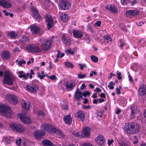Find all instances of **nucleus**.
<instances>
[{
  "mask_svg": "<svg viewBox=\"0 0 146 146\" xmlns=\"http://www.w3.org/2000/svg\"><path fill=\"white\" fill-rule=\"evenodd\" d=\"M59 6L62 9L65 10L70 8L71 4L68 1L62 0L59 2Z\"/></svg>",
  "mask_w": 146,
  "mask_h": 146,
  "instance_id": "423d86ee",
  "label": "nucleus"
},
{
  "mask_svg": "<svg viewBox=\"0 0 146 146\" xmlns=\"http://www.w3.org/2000/svg\"><path fill=\"white\" fill-rule=\"evenodd\" d=\"M125 131L129 134H135L140 130V127L134 122L128 123L126 124Z\"/></svg>",
  "mask_w": 146,
  "mask_h": 146,
  "instance_id": "f257e3e1",
  "label": "nucleus"
},
{
  "mask_svg": "<svg viewBox=\"0 0 146 146\" xmlns=\"http://www.w3.org/2000/svg\"><path fill=\"white\" fill-rule=\"evenodd\" d=\"M104 113V111H99L98 112V116H99L100 117H102V114Z\"/></svg>",
  "mask_w": 146,
  "mask_h": 146,
  "instance_id": "8fccbe9b",
  "label": "nucleus"
},
{
  "mask_svg": "<svg viewBox=\"0 0 146 146\" xmlns=\"http://www.w3.org/2000/svg\"><path fill=\"white\" fill-rule=\"evenodd\" d=\"M74 37L77 38H81L83 36V33L81 31L78 30H74L72 31Z\"/></svg>",
  "mask_w": 146,
  "mask_h": 146,
  "instance_id": "6ab92c4d",
  "label": "nucleus"
},
{
  "mask_svg": "<svg viewBox=\"0 0 146 146\" xmlns=\"http://www.w3.org/2000/svg\"><path fill=\"white\" fill-rule=\"evenodd\" d=\"M77 117L80 119V120L83 121L85 119V114L84 112L81 111H78L76 114Z\"/></svg>",
  "mask_w": 146,
  "mask_h": 146,
  "instance_id": "393cba45",
  "label": "nucleus"
},
{
  "mask_svg": "<svg viewBox=\"0 0 146 146\" xmlns=\"http://www.w3.org/2000/svg\"><path fill=\"white\" fill-rule=\"evenodd\" d=\"M118 143L119 145V146H129L126 143L123 141H121L120 142H118Z\"/></svg>",
  "mask_w": 146,
  "mask_h": 146,
  "instance_id": "3c124183",
  "label": "nucleus"
},
{
  "mask_svg": "<svg viewBox=\"0 0 146 146\" xmlns=\"http://www.w3.org/2000/svg\"><path fill=\"white\" fill-rule=\"evenodd\" d=\"M48 78L50 79L51 80H53L55 79L56 76L54 75H53L52 76H50Z\"/></svg>",
  "mask_w": 146,
  "mask_h": 146,
  "instance_id": "680f3d73",
  "label": "nucleus"
},
{
  "mask_svg": "<svg viewBox=\"0 0 146 146\" xmlns=\"http://www.w3.org/2000/svg\"><path fill=\"white\" fill-rule=\"evenodd\" d=\"M101 23V21L100 20L97 21L95 23V25L96 26L99 27Z\"/></svg>",
  "mask_w": 146,
  "mask_h": 146,
  "instance_id": "de8ad7c7",
  "label": "nucleus"
},
{
  "mask_svg": "<svg viewBox=\"0 0 146 146\" xmlns=\"http://www.w3.org/2000/svg\"><path fill=\"white\" fill-rule=\"evenodd\" d=\"M139 13V11L137 10H131L126 11V15L127 17L130 18L138 15Z\"/></svg>",
  "mask_w": 146,
  "mask_h": 146,
  "instance_id": "9d476101",
  "label": "nucleus"
},
{
  "mask_svg": "<svg viewBox=\"0 0 146 146\" xmlns=\"http://www.w3.org/2000/svg\"><path fill=\"white\" fill-rule=\"evenodd\" d=\"M37 114L38 115L41 116H42L44 114L43 112L41 110H38L37 112Z\"/></svg>",
  "mask_w": 146,
  "mask_h": 146,
  "instance_id": "4d7b16f0",
  "label": "nucleus"
},
{
  "mask_svg": "<svg viewBox=\"0 0 146 146\" xmlns=\"http://www.w3.org/2000/svg\"><path fill=\"white\" fill-rule=\"evenodd\" d=\"M19 74V77L20 78H23L25 79V73H24V72L22 71H19L18 72Z\"/></svg>",
  "mask_w": 146,
  "mask_h": 146,
  "instance_id": "c9c22d12",
  "label": "nucleus"
},
{
  "mask_svg": "<svg viewBox=\"0 0 146 146\" xmlns=\"http://www.w3.org/2000/svg\"><path fill=\"white\" fill-rule=\"evenodd\" d=\"M138 1H139V0H134V1H132L131 2V5H133L137 3L138 2Z\"/></svg>",
  "mask_w": 146,
  "mask_h": 146,
  "instance_id": "e2e57ef3",
  "label": "nucleus"
},
{
  "mask_svg": "<svg viewBox=\"0 0 146 146\" xmlns=\"http://www.w3.org/2000/svg\"><path fill=\"white\" fill-rule=\"evenodd\" d=\"M62 40L66 46H69L71 44V42L70 39L64 35L62 36Z\"/></svg>",
  "mask_w": 146,
  "mask_h": 146,
  "instance_id": "4468645a",
  "label": "nucleus"
},
{
  "mask_svg": "<svg viewBox=\"0 0 146 146\" xmlns=\"http://www.w3.org/2000/svg\"><path fill=\"white\" fill-rule=\"evenodd\" d=\"M82 98V92L78 89H77L75 94L74 99L77 101H78Z\"/></svg>",
  "mask_w": 146,
  "mask_h": 146,
  "instance_id": "a211bd4d",
  "label": "nucleus"
},
{
  "mask_svg": "<svg viewBox=\"0 0 146 146\" xmlns=\"http://www.w3.org/2000/svg\"><path fill=\"white\" fill-rule=\"evenodd\" d=\"M42 128L48 132H50V129H52V126L50 124H42L41 125Z\"/></svg>",
  "mask_w": 146,
  "mask_h": 146,
  "instance_id": "c85d7f7f",
  "label": "nucleus"
},
{
  "mask_svg": "<svg viewBox=\"0 0 146 146\" xmlns=\"http://www.w3.org/2000/svg\"><path fill=\"white\" fill-rule=\"evenodd\" d=\"M26 62L25 61L23 60L22 59L20 61H19L18 63V64L19 66H21L22 64H25Z\"/></svg>",
  "mask_w": 146,
  "mask_h": 146,
  "instance_id": "37998d69",
  "label": "nucleus"
},
{
  "mask_svg": "<svg viewBox=\"0 0 146 146\" xmlns=\"http://www.w3.org/2000/svg\"><path fill=\"white\" fill-rule=\"evenodd\" d=\"M35 137L37 139H39L41 137L39 135L38 131L35 132L34 134Z\"/></svg>",
  "mask_w": 146,
  "mask_h": 146,
  "instance_id": "a19ab883",
  "label": "nucleus"
},
{
  "mask_svg": "<svg viewBox=\"0 0 146 146\" xmlns=\"http://www.w3.org/2000/svg\"><path fill=\"white\" fill-rule=\"evenodd\" d=\"M31 10L33 17L38 20H42V18H41V17L40 15L37 10L34 7H32Z\"/></svg>",
  "mask_w": 146,
  "mask_h": 146,
  "instance_id": "f3484780",
  "label": "nucleus"
},
{
  "mask_svg": "<svg viewBox=\"0 0 146 146\" xmlns=\"http://www.w3.org/2000/svg\"><path fill=\"white\" fill-rule=\"evenodd\" d=\"M91 58L92 60L95 62H96L98 61V58L94 55L91 56Z\"/></svg>",
  "mask_w": 146,
  "mask_h": 146,
  "instance_id": "e433bc0d",
  "label": "nucleus"
},
{
  "mask_svg": "<svg viewBox=\"0 0 146 146\" xmlns=\"http://www.w3.org/2000/svg\"><path fill=\"white\" fill-rule=\"evenodd\" d=\"M29 75V73H27L26 74H25V80L27 79L28 78V77Z\"/></svg>",
  "mask_w": 146,
  "mask_h": 146,
  "instance_id": "774afa93",
  "label": "nucleus"
},
{
  "mask_svg": "<svg viewBox=\"0 0 146 146\" xmlns=\"http://www.w3.org/2000/svg\"><path fill=\"white\" fill-rule=\"evenodd\" d=\"M86 77V75L85 74H79L78 75V77L79 78L82 79Z\"/></svg>",
  "mask_w": 146,
  "mask_h": 146,
  "instance_id": "6e6d98bb",
  "label": "nucleus"
},
{
  "mask_svg": "<svg viewBox=\"0 0 146 146\" xmlns=\"http://www.w3.org/2000/svg\"><path fill=\"white\" fill-rule=\"evenodd\" d=\"M3 78V82L4 83L9 85L13 84L14 79L8 72L5 71V72Z\"/></svg>",
  "mask_w": 146,
  "mask_h": 146,
  "instance_id": "20e7f679",
  "label": "nucleus"
},
{
  "mask_svg": "<svg viewBox=\"0 0 146 146\" xmlns=\"http://www.w3.org/2000/svg\"><path fill=\"white\" fill-rule=\"evenodd\" d=\"M45 18L46 19V21L48 23L47 24V29L49 30L54 25L53 19L51 15L49 14L46 15Z\"/></svg>",
  "mask_w": 146,
  "mask_h": 146,
  "instance_id": "6e6552de",
  "label": "nucleus"
},
{
  "mask_svg": "<svg viewBox=\"0 0 146 146\" xmlns=\"http://www.w3.org/2000/svg\"><path fill=\"white\" fill-rule=\"evenodd\" d=\"M42 143L43 145L45 146H51L53 145V143L52 142L48 140H45L42 141Z\"/></svg>",
  "mask_w": 146,
  "mask_h": 146,
  "instance_id": "2f4dec72",
  "label": "nucleus"
},
{
  "mask_svg": "<svg viewBox=\"0 0 146 146\" xmlns=\"http://www.w3.org/2000/svg\"><path fill=\"white\" fill-rule=\"evenodd\" d=\"M114 142L113 140L111 139V140H108V145L110 146L111 145V144Z\"/></svg>",
  "mask_w": 146,
  "mask_h": 146,
  "instance_id": "69168bd1",
  "label": "nucleus"
},
{
  "mask_svg": "<svg viewBox=\"0 0 146 146\" xmlns=\"http://www.w3.org/2000/svg\"><path fill=\"white\" fill-rule=\"evenodd\" d=\"M82 146H92L91 145L88 143H84L82 145Z\"/></svg>",
  "mask_w": 146,
  "mask_h": 146,
  "instance_id": "bf43d9fd",
  "label": "nucleus"
},
{
  "mask_svg": "<svg viewBox=\"0 0 146 146\" xmlns=\"http://www.w3.org/2000/svg\"><path fill=\"white\" fill-rule=\"evenodd\" d=\"M26 50L30 52H40L41 50L36 44H29L26 47Z\"/></svg>",
  "mask_w": 146,
  "mask_h": 146,
  "instance_id": "39448f33",
  "label": "nucleus"
},
{
  "mask_svg": "<svg viewBox=\"0 0 146 146\" xmlns=\"http://www.w3.org/2000/svg\"><path fill=\"white\" fill-rule=\"evenodd\" d=\"M117 78L118 80H120L121 79L122 76L121 75V73L119 72H118V71L117 72Z\"/></svg>",
  "mask_w": 146,
  "mask_h": 146,
  "instance_id": "c03bdc74",
  "label": "nucleus"
},
{
  "mask_svg": "<svg viewBox=\"0 0 146 146\" xmlns=\"http://www.w3.org/2000/svg\"><path fill=\"white\" fill-rule=\"evenodd\" d=\"M21 140V139H19L18 140H17L16 141V143L17 145L18 146H20Z\"/></svg>",
  "mask_w": 146,
  "mask_h": 146,
  "instance_id": "5fc2aeb1",
  "label": "nucleus"
},
{
  "mask_svg": "<svg viewBox=\"0 0 146 146\" xmlns=\"http://www.w3.org/2000/svg\"><path fill=\"white\" fill-rule=\"evenodd\" d=\"M63 120L65 123L68 125H70L72 123V119L70 114L64 117Z\"/></svg>",
  "mask_w": 146,
  "mask_h": 146,
  "instance_id": "4be33fe9",
  "label": "nucleus"
},
{
  "mask_svg": "<svg viewBox=\"0 0 146 146\" xmlns=\"http://www.w3.org/2000/svg\"><path fill=\"white\" fill-rule=\"evenodd\" d=\"M90 94V93L88 91H84L82 93V96L85 97L86 96L89 95Z\"/></svg>",
  "mask_w": 146,
  "mask_h": 146,
  "instance_id": "a18cd8bd",
  "label": "nucleus"
},
{
  "mask_svg": "<svg viewBox=\"0 0 146 146\" xmlns=\"http://www.w3.org/2000/svg\"><path fill=\"white\" fill-rule=\"evenodd\" d=\"M40 41L42 42L40 47L43 50H47L50 48L53 42L51 39L45 40L41 39Z\"/></svg>",
  "mask_w": 146,
  "mask_h": 146,
  "instance_id": "7ed1b4c3",
  "label": "nucleus"
},
{
  "mask_svg": "<svg viewBox=\"0 0 146 146\" xmlns=\"http://www.w3.org/2000/svg\"><path fill=\"white\" fill-rule=\"evenodd\" d=\"M3 59L5 60L8 59L10 57V54L9 52L5 50L3 51L1 54Z\"/></svg>",
  "mask_w": 146,
  "mask_h": 146,
  "instance_id": "5701e85b",
  "label": "nucleus"
},
{
  "mask_svg": "<svg viewBox=\"0 0 146 146\" xmlns=\"http://www.w3.org/2000/svg\"><path fill=\"white\" fill-rule=\"evenodd\" d=\"M106 8L107 9H109L112 13L117 12L116 7L113 5H107L106 6Z\"/></svg>",
  "mask_w": 146,
  "mask_h": 146,
  "instance_id": "a878e982",
  "label": "nucleus"
},
{
  "mask_svg": "<svg viewBox=\"0 0 146 146\" xmlns=\"http://www.w3.org/2000/svg\"><path fill=\"white\" fill-rule=\"evenodd\" d=\"M139 94L140 96H144L146 94V85L141 84L139 89Z\"/></svg>",
  "mask_w": 146,
  "mask_h": 146,
  "instance_id": "2eb2a0df",
  "label": "nucleus"
},
{
  "mask_svg": "<svg viewBox=\"0 0 146 146\" xmlns=\"http://www.w3.org/2000/svg\"><path fill=\"white\" fill-rule=\"evenodd\" d=\"M131 111L130 115V118L131 119H133L135 117V115L137 111V107L136 106H133L131 107Z\"/></svg>",
  "mask_w": 146,
  "mask_h": 146,
  "instance_id": "bb28decb",
  "label": "nucleus"
},
{
  "mask_svg": "<svg viewBox=\"0 0 146 146\" xmlns=\"http://www.w3.org/2000/svg\"><path fill=\"white\" fill-rule=\"evenodd\" d=\"M97 73L95 71H92L89 74V76L90 77H92L94 74V75H96Z\"/></svg>",
  "mask_w": 146,
  "mask_h": 146,
  "instance_id": "864d4df0",
  "label": "nucleus"
},
{
  "mask_svg": "<svg viewBox=\"0 0 146 146\" xmlns=\"http://www.w3.org/2000/svg\"><path fill=\"white\" fill-rule=\"evenodd\" d=\"M75 81L72 80L69 82H66L65 83V87L67 89H70V90L73 89L75 85Z\"/></svg>",
  "mask_w": 146,
  "mask_h": 146,
  "instance_id": "412c9836",
  "label": "nucleus"
},
{
  "mask_svg": "<svg viewBox=\"0 0 146 146\" xmlns=\"http://www.w3.org/2000/svg\"><path fill=\"white\" fill-rule=\"evenodd\" d=\"M7 35L9 36L11 39L16 38L17 36V34L15 32L13 31H11L7 33Z\"/></svg>",
  "mask_w": 146,
  "mask_h": 146,
  "instance_id": "7c9ffc66",
  "label": "nucleus"
},
{
  "mask_svg": "<svg viewBox=\"0 0 146 146\" xmlns=\"http://www.w3.org/2000/svg\"><path fill=\"white\" fill-rule=\"evenodd\" d=\"M31 32L34 34L38 33L40 31L39 28L35 25L32 26L31 28Z\"/></svg>",
  "mask_w": 146,
  "mask_h": 146,
  "instance_id": "cd10ccee",
  "label": "nucleus"
},
{
  "mask_svg": "<svg viewBox=\"0 0 146 146\" xmlns=\"http://www.w3.org/2000/svg\"><path fill=\"white\" fill-rule=\"evenodd\" d=\"M115 84L114 83H113L112 82H110L109 84L108 85V87L110 89L112 90L114 89V85Z\"/></svg>",
  "mask_w": 146,
  "mask_h": 146,
  "instance_id": "4c0bfd02",
  "label": "nucleus"
},
{
  "mask_svg": "<svg viewBox=\"0 0 146 146\" xmlns=\"http://www.w3.org/2000/svg\"><path fill=\"white\" fill-rule=\"evenodd\" d=\"M90 132V128L88 127H84L82 129V135L83 137L89 136Z\"/></svg>",
  "mask_w": 146,
  "mask_h": 146,
  "instance_id": "aec40b11",
  "label": "nucleus"
},
{
  "mask_svg": "<svg viewBox=\"0 0 146 146\" xmlns=\"http://www.w3.org/2000/svg\"><path fill=\"white\" fill-rule=\"evenodd\" d=\"M121 89V86H119L118 88H116V92L117 94H119L121 93V92L120 91V90Z\"/></svg>",
  "mask_w": 146,
  "mask_h": 146,
  "instance_id": "603ef678",
  "label": "nucleus"
},
{
  "mask_svg": "<svg viewBox=\"0 0 146 146\" xmlns=\"http://www.w3.org/2000/svg\"><path fill=\"white\" fill-rule=\"evenodd\" d=\"M29 40V38L25 36L24 35L22 36V38L20 40V41L23 44H24L26 42Z\"/></svg>",
  "mask_w": 146,
  "mask_h": 146,
  "instance_id": "473e14b6",
  "label": "nucleus"
},
{
  "mask_svg": "<svg viewBox=\"0 0 146 146\" xmlns=\"http://www.w3.org/2000/svg\"><path fill=\"white\" fill-rule=\"evenodd\" d=\"M38 132L40 137L44 136L45 134V131L42 130L38 131Z\"/></svg>",
  "mask_w": 146,
  "mask_h": 146,
  "instance_id": "49530a36",
  "label": "nucleus"
},
{
  "mask_svg": "<svg viewBox=\"0 0 146 146\" xmlns=\"http://www.w3.org/2000/svg\"><path fill=\"white\" fill-rule=\"evenodd\" d=\"M65 65L67 67L73 68L74 66L73 64L71 62L67 61L65 62Z\"/></svg>",
  "mask_w": 146,
  "mask_h": 146,
  "instance_id": "f704fd0d",
  "label": "nucleus"
},
{
  "mask_svg": "<svg viewBox=\"0 0 146 146\" xmlns=\"http://www.w3.org/2000/svg\"><path fill=\"white\" fill-rule=\"evenodd\" d=\"M104 37L106 39L108 40L110 42H111L112 40V39L108 35H106L104 36Z\"/></svg>",
  "mask_w": 146,
  "mask_h": 146,
  "instance_id": "09e8293b",
  "label": "nucleus"
},
{
  "mask_svg": "<svg viewBox=\"0 0 146 146\" xmlns=\"http://www.w3.org/2000/svg\"><path fill=\"white\" fill-rule=\"evenodd\" d=\"M38 77H39L40 79H43L44 77L45 76V74H44L43 75H41L40 73H38Z\"/></svg>",
  "mask_w": 146,
  "mask_h": 146,
  "instance_id": "13d9d810",
  "label": "nucleus"
},
{
  "mask_svg": "<svg viewBox=\"0 0 146 146\" xmlns=\"http://www.w3.org/2000/svg\"><path fill=\"white\" fill-rule=\"evenodd\" d=\"M51 132L56 133L59 135H62V133L61 131L56 129L55 128L52 126V129H50V132Z\"/></svg>",
  "mask_w": 146,
  "mask_h": 146,
  "instance_id": "c756f323",
  "label": "nucleus"
},
{
  "mask_svg": "<svg viewBox=\"0 0 146 146\" xmlns=\"http://www.w3.org/2000/svg\"><path fill=\"white\" fill-rule=\"evenodd\" d=\"M65 52L67 54L72 55L74 52V50H72L71 49H69L68 50H66Z\"/></svg>",
  "mask_w": 146,
  "mask_h": 146,
  "instance_id": "ea45409f",
  "label": "nucleus"
},
{
  "mask_svg": "<svg viewBox=\"0 0 146 146\" xmlns=\"http://www.w3.org/2000/svg\"><path fill=\"white\" fill-rule=\"evenodd\" d=\"M61 20L65 22L68 20V16L66 14H62L60 16Z\"/></svg>",
  "mask_w": 146,
  "mask_h": 146,
  "instance_id": "72a5a7b5",
  "label": "nucleus"
},
{
  "mask_svg": "<svg viewBox=\"0 0 146 146\" xmlns=\"http://www.w3.org/2000/svg\"><path fill=\"white\" fill-rule=\"evenodd\" d=\"M0 5L5 8H9L11 7V3L9 0H1Z\"/></svg>",
  "mask_w": 146,
  "mask_h": 146,
  "instance_id": "ddd939ff",
  "label": "nucleus"
},
{
  "mask_svg": "<svg viewBox=\"0 0 146 146\" xmlns=\"http://www.w3.org/2000/svg\"><path fill=\"white\" fill-rule=\"evenodd\" d=\"M85 88V85L84 84H82L80 87V89L82 90H83Z\"/></svg>",
  "mask_w": 146,
  "mask_h": 146,
  "instance_id": "338daca9",
  "label": "nucleus"
},
{
  "mask_svg": "<svg viewBox=\"0 0 146 146\" xmlns=\"http://www.w3.org/2000/svg\"><path fill=\"white\" fill-rule=\"evenodd\" d=\"M22 107L23 110L24 111L25 110H26V111L25 112V113H26L27 110H28L29 108V104L28 102L23 101L22 102Z\"/></svg>",
  "mask_w": 146,
  "mask_h": 146,
  "instance_id": "b1692460",
  "label": "nucleus"
},
{
  "mask_svg": "<svg viewBox=\"0 0 146 146\" xmlns=\"http://www.w3.org/2000/svg\"><path fill=\"white\" fill-rule=\"evenodd\" d=\"M0 112L3 113L4 117L7 118L11 117L13 113L9 107L5 105L0 106Z\"/></svg>",
  "mask_w": 146,
  "mask_h": 146,
  "instance_id": "f03ea898",
  "label": "nucleus"
},
{
  "mask_svg": "<svg viewBox=\"0 0 146 146\" xmlns=\"http://www.w3.org/2000/svg\"><path fill=\"white\" fill-rule=\"evenodd\" d=\"M95 140L97 143L100 145H103L105 142L104 136L101 134L99 135Z\"/></svg>",
  "mask_w": 146,
  "mask_h": 146,
  "instance_id": "dca6fc26",
  "label": "nucleus"
},
{
  "mask_svg": "<svg viewBox=\"0 0 146 146\" xmlns=\"http://www.w3.org/2000/svg\"><path fill=\"white\" fill-rule=\"evenodd\" d=\"M61 107L64 110H67L68 108L67 105L66 104H65V105H62L61 106Z\"/></svg>",
  "mask_w": 146,
  "mask_h": 146,
  "instance_id": "052dcab7",
  "label": "nucleus"
},
{
  "mask_svg": "<svg viewBox=\"0 0 146 146\" xmlns=\"http://www.w3.org/2000/svg\"><path fill=\"white\" fill-rule=\"evenodd\" d=\"M26 88L28 90L33 93L36 92L38 89V85L32 84H28Z\"/></svg>",
  "mask_w": 146,
  "mask_h": 146,
  "instance_id": "f8f14e48",
  "label": "nucleus"
},
{
  "mask_svg": "<svg viewBox=\"0 0 146 146\" xmlns=\"http://www.w3.org/2000/svg\"><path fill=\"white\" fill-rule=\"evenodd\" d=\"M18 117L24 123H31L30 118L26 116L25 115L20 113L18 115Z\"/></svg>",
  "mask_w": 146,
  "mask_h": 146,
  "instance_id": "1a4fd4ad",
  "label": "nucleus"
},
{
  "mask_svg": "<svg viewBox=\"0 0 146 146\" xmlns=\"http://www.w3.org/2000/svg\"><path fill=\"white\" fill-rule=\"evenodd\" d=\"M79 65L80 66V69L82 70H83V67L86 66V65L85 64L82 65L81 64H79Z\"/></svg>",
  "mask_w": 146,
  "mask_h": 146,
  "instance_id": "0e129e2a",
  "label": "nucleus"
},
{
  "mask_svg": "<svg viewBox=\"0 0 146 146\" xmlns=\"http://www.w3.org/2000/svg\"><path fill=\"white\" fill-rule=\"evenodd\" d=\"M121 4L123 5H126L129 2V0H121Z\"/></svg>",
  "mask_w": 146,
  "mask_h": 146,
  "instance_id": "79ce46f5",
  "label": "nucleus"
},
{
  "mask_svg": "<svg viewBox=\"0 0 146 146\" xmlns=\"http://www.w3.org/2000/svg\"><path fill=\"white\" fill-rule=\"evenodd\" d=\"M6 98L9 102L13 104H15L17 103V98L15 96L7 95L6 96Z\"/></svg>",
  "mask_w": 146,
  "mask_h": 146,
  "instance_id": "9b49d317",
  "label": "nucleus"
},
{
  "mask_svg": "<svg viewBox=\"0 0 146 146\" xmlns=\"http://www.w3.org/2000/svg\"><path fill=\"white\" fill-rule=\"evenodd\" d=\"M10 127L12 129L19 132H23L25 130L23 127L19 123H12L10 124Z\"/></svg>",
  "mask_w": 146,
  "mask_h": 146,
  "instance_id": "0eeeda50",
  "label": "nucleus"
},
{
  "mask_svg": "<svg viewBox=\"0 0 146 146\" xmlns=\"http://www.w3.org/2000/svg\"><path fill=\"white\" fill-rule=\"evenodd\" d=\"M5 142L6 143L9 144L11 142V138L10 137H6L5 138Z\"/></svg>",
  "mask_w": 146,
  "mask_h": 146,
  "instance_id": "58836bf2",
  "label": "nucleus"
}]
</instances>
